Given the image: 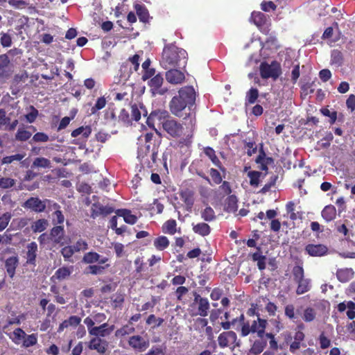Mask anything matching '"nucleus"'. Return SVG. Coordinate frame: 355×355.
I'll list each match as a JSON object with an SVG mask.
<instances>
[{
    "label": "nucleus",
    "instance_id": "473e14b6",
    "mask_svg": "<svg viewBox=\"0 0 355 355\" xmlns=\"http://www.w3.org/2000/svg\"><path fill=\"white\" fill-rule=\"evenodd\" d=\"M225 210L229 213H235L238 209V199L235 195L229 196L225 200Z\"/></svg>",
    "mask_w": 355,
    "mask_h": 355
},
{
    "label": "nucleus",
    "instance_id": "052dcab7",
    "mask_svg": "<svg viewBox=\"0 0 355 355\" xmlns=\"http://www.w3.org/2000/svg\"><path fill=\"white\" fill-rule=\"evenodd\" d=\"M11 218L12 214L10 212H6L0 216V232H2L7 227Z\"/></svg>",
    "mask_w": 355,
    "mask_h": 355
},
{
    "label": "nucleus",
    "instance_id": "5fc2aeb1",
    "mask_svg": "<svg viewBox=\"0 0 355 355\" xmlns=\"http://www.w3.org/2000/svg\"><path fill=\"white\" fill-rule=\"evenodd\" d=\"M16 183L15 179L0 176V189H7L12 187Z\"/></svg>",
    "mask_w": 355,
    "mask_h": 355
},
{
    "label": "nucleus",
    "instance_id": "c756f323",
    "mask_svg": "<svg viewBox=\"0 0 355 355\" xmlns=\"http://www.w3.org/2000/svg\"><path fill=\"white\" fill-rule=\"evenodd\" d=\"M141 112L144 116L148 114V112L142 103L139 104V107L137 104L131 105V116L133 120L138 121L141 119Z\"/></svg>",
    "mask_w": 355,
    "mask_h": 355
},
{
    "label": "nucleus",
    "instance_id": "412c9836",
    "mask_svg": "<svg viewBox=\"0 0 355 355\" xmlns=\"http://www.w3.org/2000/svg\"><path fill=\"white\" fill-rule=\"evenodd\" d=\"M81 322V318L78 315H71L68 319L63 320L59 325L58 332L60 333L69 327L76 328Z\"/></svg>",
    "mask_w": 355,
    "mask_h": 355
},
{
    "label": "nucleus",
    "instance_id": "393cba45",
    "mask_svg": "<svg viewBox=\"0 0 355 355\" xmlns=\"http://www.w3.org/2000/svg\"><path fill=\"white\" fill-rule=\"evenodd\" d=\"M354 275L352 268H340L336 271V277L339 282L346 283L351 280Z\"/></svg>",
    "mask_w": 355,
    "mask_h": 355
},
{
    "label": "nucleus",
    "instance_id": "a19ab883",
    "mask_svg": "<svg viewBox=\"0 0 355 355\" xmlns=\"http://www.w3.org/2000/svg\"><path fill=\"white\" fill-rule=\"evenodd\" d=\"M53 207L57 209L53 214V223L55 225L62 224L64 221V216L62 211L59 209L60 205L58 203H54Z\"/></svg>",
    "mask_w": 355,
    "mask_h": 355
},
{
    "label": "nucleus",
    "instance_id": "aec40b11",
    "mask_svg": "<svg viewBox=\"0 0 355 355\" xmlns=\"http://www.w3.org/2000/svg\"><path fill=\"white\" fill-rule=\"evenodd\" d=\"M164 78L160 73H157L148 82V85L153 90V93L159 94H164L166 89H161V87L163 84Z\"/></svg>",
    "mask_w": 355,
    "mask_h": 355
},
{
    "label": "nucleus",
    "instance_id": "864d4df0",
    "mask_svg": "<svg viewBox=\"0 0 355 355\" xmlns=\"http://www.w3.org/2000/svg\"><path fill=\"white\" fill-rule=\"evenodd\" d=\"M23 346L24 347H30L37 344V334H32L26 335L23 339Z\"/></svg>",
    "mask_w": 355,
    "mask_h": 355
},
{
    "label": "nucleus",
    "instance_id": "5701e85b",
    "mask_svg": "<svg viewBox=\"0 0 355 355\" xmlns=\"http://www.w3.org/2000/svg\"><path fill=\"white\" fill-rule=\"evenodd\" d=\"M19 265V258L17 256L10 257L5 261V268L8 276L13 278L15 275V270Z\"/></svg>",
    "mask_w": 355,
    "mask_h": 355
},
{
    "label": "nucleus",
    "instance_id": "7ed1b4c3",
    "mask_svg": "<svg viewBox=\"0 0 355 355\" xmlns=\"http://www.w3.org/2000/svg\"><path fill=\"white\" fill-rule=\"evenodd\" d=\"M187 62V53L173 44H168L164 46L162 58L161 66L165 69L185 67Z\"/></svg>",
    "mask_w": 355,
    "mask_h": 355
},
{
    "label": "nucleus",
    "instance_id": "7c9ffc66",
    "mask_svg": "<svg viewBox=\"0 0 355 355\" xmlns=\"http://www.w3.org/2000/svg\"><path fill=\"white\" fill-rule=\"evenodd\" d=\"M266 345H267V340H266V339H264V338L257 340L252 344V345L250 349V353L252 355L260 354L263 351L265 347H266Z\"/></svg>",
    "mask_w": 355,
    "mask_h": 355
},
{
    "label": "nucleus",
    "instance_id": "79ce46f5",
    "mask_svg": "<svg viewBox=\"0 0 355 355\" xmlns=\"http://www.w3.org/2000/svg\"><path fill=\"white\" fill-rule=\"evenodd\" d=\"M71 273V270L68 267H61L58 268L52 276L51 279L63 280L68 277Z\"/></svg>",
    "mask_w": 355,
    "mask_h": 355
},
{
    "label": "nucleus",
    "instance_id": "1a4fd4ad",
    "mask_svg": "<svg viewBox=\"0 0 355 355\" xmlns=\"http://www.w3.org/2000/svg\"><path fill=\"white\" fill-rule=\"evenodd\" d=\"M49 201L48 199L42 200L38 197H31L23 203L22 207L34 212L41 213L46 209V202Z\"/></svg>",
    "mask_w": 355,
    "mask_h": 355
},
{
    "label": "nucleus",
    "instance_id": "0e129e2a",
    "mask_svg": "<svg viewBox=\"0 0 355 355\" xmlns=\"http://www.w3.org/2000/svg\"><path fill=\"white\" fill-rule=\"evenodd\" d=\"M76 252L85 251L88 249V243L86 241L79 239L73 245H71Z\"/></svg>",
    "mask_w": 355,
    "mask_h": 355
},
{
    "label": "nucleus",
    "instance_id": "39448f33",
    "mask_svg": "<svg viewBox=\"0 0 355 355\" xmlns=\"http://www.w3.org/2000/svg\"><path fill=\"white\" fill-rule=\"evenodd\" d=\"M193 302L190 304L192 315L206 317L208 315L210 309L209 302L207 298L202 297L200 294L194 293Z\"/></svg>",
    "mask_w": 355,
    "mask_h": 355
},
{
    "label": "nucleus",
    "instance_id": "e2e57ef3",
    "mask_svg": "<svg viewBox=\"0 0 355 355\" xmlns=\"http://www.w3.org/2000/svg\"><path fill=\"white\" fill-rule=\"evenodd\" d=\"M0 43L3 47H10L12 43L10 35L3 32L0 33Z\"/></svg>",
    "mask_w": 355,
    "mask_h": 355
},
{
    "label": "nucleus",
    "instance_id": "dca6fc26",
    "mask_svg": "<svg viewBox=\"0 0 355 355\" xmlns=\"http://www.w3.org/2000/svg\"><path fill=\"white\" fill-rule=\"evenodd\" d=\"M250 21L253 22L261 31L268 32L267 17L260 11H254L251 14Z\"/></svg>",
    "mask_w": 355,
    "mask_h": 355
},
{
    "label": "nucleus",
    "instance_id": "72a5a7b5",
    "mask_svg": "<svg viewBox=\"0 0 355 355\" xmlns=\"http://www.w3.org/2000/svg\"><path fill=\"white\" fill-rule=\"evenodd\" d=\"M180 197L187 207V210L190 211L194 204L193 192L189 190L182 191Z\"/></svg>",
    "mask_w": 355,
    "mask_h": 355
},
{
    "label": "nucleus",
    "instance_id": "4468645a",
    "mask_svg": "<svg viewBox=\"0 0 355 355\" xmlns=\"http://www.w3.org/2000/svg\"><path fill=\"white\" fill-rule=\"evenodd\" d=\"M166 80L171 84H181L185 79L184 73L175 68L168 69L165 74Z\"/></svg>",
    "mask_w": 355,
    "mask_h": 355
},
{
    "label": "nucleus",
    "instance_id": "680f3d73",
    "mask_svg": "<svg viewBox=\"0 0 355 355\" xmlns=\"http://www.w3.org/2000/svg\"><path fill=\"white\" fill-rule=\"evenodd\" d=\"M103 118L106 121H115L116 116L114 107H108L103 112Z\"/></svg>",
    "mask_w": 355,
    "mask_h": 355
},
{
    "label": "nucleus",
    "instance_id": "58836bf2",
    "mask_svg": "<svg viewBox=\"0 0 355 355\" xmlns=\"http://www.w3.org/2000/svg\"><path fill=\"white\" fill-rule=\"evenodd\" d=\"M135 9L139 20L144 23L148 22L149 19V12L147 8L144 6L137 4Z\"/></svg>",
    "mask_w": 355,
    "mask_h": 355
},
{
    "label": "nucleus",
    "instance_id": "c9c22d12",
    "mask_svg": "<svg viewBox=\"0 0 355 355\" xmlns=\"http://www.w3.org/2000/svg\"><path fill=\"white\" fill-rule=\"evenodd\" d=\"M162 230L164 234L174 235L177 232V222L175 219L166 220L162 227Z\"/></svg>",
    "mask_w": 355,
    "mask_h": 355
},
{
    "label": "nucleus",
    "instance_id": "cd10ccee",
    "mask_svg": "<svg viewBox=\"0 0 355 355\" xmlns=\"http://www.w3.org/2000/svg\"><path fill=\"white\" fill-rule=\"evenodd\" d=\"M205 154L211 159L212 163L217 166L220 170L225 172V168L223 166L221 162L216 156L215 150L211 147H206L204 149Z\"/></svg>",
    "mask_w": 355,
    "mask_h": 355
},
{
    "label": "nucleus",
    "instance_id": "b1692460",
    "mask_svg": "<svg viewBox=\"0 0 355 355\" xmlns=\"http://www.w3.org/2000/svg\"><path fill=\"white\" fill-rule=\"evenodd\" d=\"M110 267V264H90L85 269L84 273L86 275H101L104 271Z\"/></svg>",
    "mask_w": 355,
    "mask_h": 355
},
{
    "label": "nucleus",
    "instance_id": "c85d7f7f",
    "mask_svg": "<svg viewBox=\"0 0 355 355\" xmlns=\"http://www.w3.org/2000/svg\"><path fill=\"white\" fill-rule=\"evenodd\" d=\"M193 231L195 234L201 236H207L211 232L210 226L204 222L198 223L196 225H193Z\"/></svg>",
    "mask_w": 355,
    "mask_h": 355
},
{
    "label": "nucleus",
    "instance_id": "de8ad7c7",
    "mask_svg": "<svg viewBox=\"0 0 355 355\" xmlns=\"http://www.w3.org/2000/svg\"><path fill=\"white\" fill-rule=\"evenodd\" d=\"M201 218L207 222L214 220L216 219V215L214 209L211 207H207L201 211Z\"/></svg>",
    "mask_w": 355,
    "mask_h": 355
},
{
    "label": "nucleus",
    "instance_id": "ddd939ff",
    "mask_svg": "<svg viewBox=\"0 0 355 355\" xmlns=\"http://www.w3.org/2000/svg\"><path fill=\"white\" fill-rule=\"evenodd\" d=\"M12 73V64L6 53L0 55V79L8 78Z\"/></svg>",
    "mask_w": 355,
    "mask_h": 355
},
{
    "label": "nucleus",
    "instance_id": "e433bc0d",
    "mask_svg": "<svg viewBox=\"0 0 355 355\" xmlns=\"http://www.w3.org/2000/svg\"><path fill=\"white\" fill-rule=\"evenodd\" d=\"M296 283L297 284L296 289V293L297 295L304 294L310 291L311 288V280L309 279L304 278Z\"/></svg>",
    "mask_w": 355,
    "mask_h": 355
},
{
    "label": "nucleus",
    "instance_id": "338daca9",
    "mask_svg": "<svg viewBox=\"0 0 355 355\" xmlns=\"http://www.w3.org/2000/svg\"><path fill=\"white\" fill-rule=\"evenodd\" d=\"M61 254L63 256L65 261L69 260L76 252L71 245L64 246L61 249Z\"/></svg>",
    "mask_w": 355,
    "mask_h": 355
},
{
    "label": "nucleus",
    "instance_id": "f3484780",
    "mask_svg": "<svg viewBox=\"0 0 355 355\" xmlns=\"http://www.w3.org/2000/svg\"><path fill=\"white\" fill-rule=\"evenodd\" d=\"M109 261V259L105 257H101L98 253L90 251L86 252L82 259V262L86 264H93L98 263L99 264H105Z\"/></svg>",
    "mask_w": 355,
    "mask_h": 355
},
{
    "label": "nucleus",
    "instance_id": "f03ea898",
    "mask_svg": "<svg viewBox=\"0 0 355 355\" xmlns=\"http://www.w3.org/2000/svg\"><path fill=\"white\" fill-rule=\"evenodd\" d=\"M162 128L168 138L179 139L177 143L178 147H189L191 145L194 129H187V133H184L183 124L173 117L168 118L164 122Z\"/></svg>",
    "mask_w": 355,
    "mask_h": 355
},
{
    "label": "nucleus",
    "instance_id": "20e7f679",
    "mask_svg": "<svg viewBox=\"0 0 355 355\" xmlns=\"http://www.w3.org/2000/svg\"><path fill=\"white\" fill-rule=\"evenodd\" d=\"M260 76L263 79L272 78L276 80L282 74V67L279 62L273 60L270 64L264 61L259 65Z\"/></svg>",
    "mask_w": 355,
    "mask_h": 355
},
{
    "label": "nucleus",
    "instance_id": "9d476101",
    "mask_svg": "<svg viewBox=\"0 0 355 355\" xmlns=\"http://www.w3.org/2000/svg\"><path fill=\"white\" fill-rule=\"evenodd\" d=\"M51 241L61 246L67 243V237L63 225H55L50 230Z\"/></svg>",
    "mask_w": 355,
    "mask_h": 355
},
{
    "label": "nucleus",
    "instance_id": "ea45409f",
    "mask_svg": "<svg viewBox=\"0 0 355 355\" xmlns=\"http://www.w3.org/2000/svg\"><path fill=\"white\" fill-rule=\"evenodd\" d=\"M92 133V128L89 125L86 126H80L74 130H73L71 133V136L72 137H77L78 136L82 135L83 137L87 138Z\"/></svg>",
    "mask_w": 355,
    "mask_h": 355
},
{
    "label": "nucleus",
    "instance_id": "2eb2a0df",
    "mask_svg": "<svg viewBox=\"0 0 355 355\" xmlns=\"http://www.w3.org/2000/svg\"><path fill=\"white\" fill-rule=\"evenodd\" d=\"M114 329V325H109L107 322L95 327L89 330V335L105 338L109 336Z\"/></svg>",
    "mask_w": 355,
    "mask_h": 355
},
{
    "label": "nucleus",
    "instance_id": "4be33fe9",
    "mask_svg": "<svg viewBox=\"0 0 355 355\" xmlns=\"http://www.w3.org/2000/svg\"><path fill=\"white\" fill-rule=\"evenodd\" d=\"M26 251V263L29 265H36V257L37 253V245L35 241H32L27 245Z\"/></svg>",
    "mask_w": 355,
    "mask_h": 355
},
{
    "label": "nucleus",
    "instance_id": "0eeeda50",
    "mask_svg": "<svg viewBox=\"0 0 355 355\" xmlns=\"http://www.w3.org/2000/svg\"><path fill=\"white\" fill-rule=\"evenodd\" d=\"M237 341V336L234 331H228L221 333L218 337V345L220 348L232 347L239 346Z\"/></svg>",
    "mask_w": 355,
    "mask_h": 355
},
{
    "label": "nucleus",
    "instance_id": "774afa93",
    "mask_svg": "<svg viewBox=\"0 0 355 355\" xmlns=\"http://www.w3.org/2000/svg\"><path fill=\"white\" fill-rule=\"evenodd\" d=\"M245 143V148L247 149V154L248 156H252L253 154L256 153L257 150V145L255 141L246 140L244 141Z\"/></svg>",
    "mask_w": 355,
    "mask_h": 355
},
{
    "label": "nucleus",
    "instance_id": "3c124183",
    "mask_svg": "<svg viewBox=\"0 0 355 355\" xmlns=\"http://www.w3.org/2000/svg\"><path fill=\"white\" fill-rule=\"evenodd\" d=\"M32 133L24 128H19L15 135V139L19 141H26L28 140Z\"/></svg>",
    "mask_w": 355,
    "mask_h": 355
},
{
    "label": "nucleus",
    "instance_id": "49530a36",
    "mask_svg": "<svg viewBox=\"0 0 355 355\" xmlns=\"http://www.w3.org/2000/svg\"><path fill=\"white\" fill-rule=\"evenodd\" d=\"M106 103L107 101L105 96L98 98L94 105L90 110V114H96L99 110L105 107Z\"/></svg>",
    "mask_w": 355,
    "mask_h": 355
},
{
    "label": "nucleus",
    "instance_id": "f8f14e48",
    "mask_svg": "<svg viewBox=\"0 0 355 355\" xmlns=\"http://www.w3.org/2000/svg\"><path fill=\"white\" fill-rule=\"evenodd\" d=\"M304 250L311 257H323L327 254L329 250L326 245L310 243L305 246Z\"/></svg>",
    "mask_w": 355,
    "mask_h": 355
},
{
    "label": "nucleus",
    "instance_id": "37998d69",
    "mask_svg": "<svg viewBox=\"0 0 355 355\" xmlns=\"http://www.w3.org/2000/svg\"><path fill=\"white\" fill-rule=\"evenodd\" d=\"M135 331V327L128 324L122 326L115 331V336L117 338H123L126 335H130Z\"/></svg>",
    "mask_w": 355,
    "mask_h": 355
},
{
    "label": "nucleus",
    "instance_id": "6e6d98bb",
    "mask_svg": "<svg viewBox=\"0 0 355 355\" xmlns=\"http://www.w3.org/2000/svg\"><path fill=\"white\" fill-rule=\"evenodd\" d=\"M24 157V155L17 153L15 155L6 156L3 157L1 162L2 164H8L14 162H20Z\"/></svg>",
    "mask_w": 355,
    "mask_h": 355
},
{
    "label": "nucleus",
    "instance_id": "bb28decb",
    "mask_svg": "<svg viewBox=\"0 0 355 355\" xmlns=\"http://www.w3.org/2000/svg\"><path fill=\"white\" fill-rule=\"evenodd\" d=\"M256 162L261 164L260 168L262 171H267L268 166L274 163V159L271 157H266L264 151L261 150L256 159Z\"/></svg>",
    "mask_w": 355,
    "mask_h": 355
},
{
    "label": "nucleus",
    "instance_id": "423d86ee",
    "mask_svg": "<svg viewBox=\"0 0 355 355\" xmlns=\"http://www.w3.org/2000/svg\"><path fill=\"white\" fill-rule=\"evenodd\" d=\"M128 343L134 351L137 352L146 351L150 345L149 339L147 337H144L140 335L130 336Z\"/></svg>",
    "mask_w": 355,
    "mask_h": 355
},
{
    "label": "nucleus",
    "instance_id": "a878e982",
    "mask_svg": "<svg viewBox=\"0 0 355 355\" xmlns=\"http://www.w3.org/2000/svg\"><path fill=\"white\" fill-rule=\"evenodd\" d=\"M116 214L117 216L123 217L124 221L128 224L134 225L137 223V216L132 214L129 209H119L116 211Z\"/></svg>",
    "mask_w": 355,
    "mask_h": 355
},
{
    "label": "nucleus",
    "instance_id": "8fccbe9b",
    "mask_svg": "<svg viewBox=\"0 0 355 355\" xmlns=\"http://www.w3.org/2000/svg\"><path fill=\"white\" fill-rule=\"evenodd\" d=\"M259 97V91L257 88L252 87L245 96V101L248 104H254Z\"/></svg>",
    "mask_w": 355,
    "mask_h": 355
},
{
    "label": "nucleus",
    "instance_id": "4d7b16f0",
    "mask_svg": "<svg viewBox=\"0 0 355 355\" xmlns=\"http://www.w3.org/2000/svg\"><path fill=\"white\" fill-rule=\"evenodd\" d=\"M316 317V312L314 309L307 307L304 311L303 320L306 322H312Z\"/></svg>",
    "mask_w": 355,
    "mask_h": 355
},
{
    "label": "nucleus",
    "instance_id": "9b49d317",
    "mask_svg": "<svg viewBox=\"0 0 355 355\" xmlns=\"http://www.w3.org/2000/svg\"><path fill=\"white\" fill-rule=\"evenodd\" d=\"M87 345L89 349L95 350L100 354H105L109 347V343L98 336L92 338Z\"/></svg>",
    "mask_w": 355,
    "mask_h": 355
},
{
    "label": "nucleus",
    "instance_id": "6ab92c4d",
    "mask_svg": "<svg viewBox=\"0 0 355 355\" xmlns=\"http://www.w3.org/2000/svg\"><path fill=\"white\" fill-rule=\"evenodd\" d=\"M114 212V208L110 206H103L100 203H94L91 208V217L96 218L98 216H106Z\"/></svg>",
    "mask_w": 355,
    "mask_h": 355
},
{
    "label": "nucleus",
    "instance_id": "4c0bfd02",
    "mask_svg": "<svg viewBox=\"0 0 355 355\" xmlns=\"http://www.w3.org/2000/svg\"><path fill=\"white\" fill-rule=\"evenodd\" d=\"M47 226L48 220L44 218H41L32 223L31 230L34 233L42 232L46 229Z\"/></svg>",
    "mask_w": 355,
    "mask_h": 355
},
{
    "label": "nucleus",
    "instance_id": "a18cd8bd",
    "mask_svg": "<svg viewBox=\"0 0 355 355\" xmlns=\"http://www.w3.org/2000/svg\"><path fill=\"white\" fill-rule=\"evenodd\" d=\"M33 167L49 168L51 167V161L45 157H37L33 162Z\"/></svg>",
    "mask_w": 355,
    "mask_h": 355
},
{
    "label": "nucleus",
    "instance_id": "603ef678",
    "mask_svg": "<svg viewBox=\"0 0 355 355\" xmlns=\"http://www.w3.org/2000/svg\"><path fill=\"white\" fill-rule=\"evenodd\" d=\"M292 274L295 282H297L304 278V270L302 265L295 266L292 270Z\"/></svg>",
    "mask_w": 355,
    "mask_h": 355
},
{
    "label": "nucleus",
    "instance_id": "c03bdc74",
    "mask_svg": "<svg viewBox=\"0 0 355 355\" xmlns=\"http://www.w3.org/2000/svg\"><path fill=\"white\" fill-rule=\"evenodd\" d=\"M26 336V334L22 329L17 328L12 332V336H10V338L14 343L19 345Z\"/></svg>",
    "mask_w": 355,
    "mask_h": 355
},
{
    "label": "nucleus",
    "instance_id": "13d9d810",
    "mask_svg": "<svg viewBox=\"0 0 355 355\" xmlns=\"http://www.w3.org/2000/svg\"><path fill=\"white\" fill-rule=\"evenodd\" d=\"M164 319L161 318H157L154 314H150L146 319V322L147 324H154L153 328L158 327L164 322Z\"/></svg>",
    "mask_w": 355,
    "mask_h": 355
},
{
    "label": "nucleus",
    "instance_id": "2f4dec72",
    "mask_svg": "<svg viewBox=\"0 0 355 355\" xmlns=\"http://www.w3.org/2000/svg\"><path fill=\"white\" fill-rule=\"evenodd\" d=\"M322 217L327 221L334 220L336 217V207L332 205H327L321 212Z\"/></svg>",
    "mask_w": 355,
    "mask_h": 355
},
{
    "label": "nucleus",
    "instance_id": "f257e3e1",
    "mask_svg": "<svg viewBox=\"0 0 355 355\" xmlns=\"http://www.w3.org/2000/svg\"><path fill=\"white\" fill-rule=\"evenodd\" d=\"M196 94L192 86L180 88L178 94L170 101L171 112L177 117L182 118L186 129H195L196 124Z\"/></svg>",
    "mask_w": 355,
    "mask_h": 355
},
{
    "label": "nucleus",
    "instance_id": "f704fd0d",
    "mask_svg": "<svg viewBox=\"0 0 355 355\" xmlns=\"http://www.w3.org/2000/svg\"><path fill=\"white\" fill-rule=\"evenodd\" d=\"M170 241L165 236H159L153 241V245L156 250L163 251L168 248Z\"/></svg>",
    "mask_w": 355,
    "mask_h": 355
},
{
    "label": "nucleus",
    "instance_id": "a211bd4d",
    "mask_svg": "<svg viewBox=\"0 0 355 355\" xmlns=\"http://www.w3.org/2000/svg\"><path fill=\"white\" fill-rule=\"evenodd\" d=\"M257 321L254 320L250 325L251 333H256L259 338H263L268 322L266 320L259 318V314H257Z\"/></svg>",
    "mask_w": 355,
    "mask_h": 355
},
{
    "label": "nucleus",
    "instance_id": "69168bd1",
    "mask_svg": "<svg viewBox=\"0 0 355 355\" xmlns=\"http://www.w3.org/2000/svg\"><path fill=\"white\" fill-rule=\"evenodd\" d=\"M209 175H210L212 181L214 182V183L216 184H219L223 181V178H222L220 172L214 168H211L209 170Z\"/></svg>",
    "mask_w": 355,
    "mask_h": 355
},
{
    "label": "nucleus",
    "instance_id": "09e8293b",
    "mask_svg": "<svg viewBox=\"0 0 355 355\" xmlns=\"http://www.w3.org/2000/svg\"><path fill=\"white\" fill-rule=\"evenodd\" d=\"M261 175V173L257 171H251L248 173V176L250 178V184L252 187H257L259 184V179Z\"/></svg>",
    "mask_w": 355,
    "mask_h": 355
},
{
    "label": "nucleus",
    "instance_id": "bf43d9fd",
    "mask_svg": "<svg viewBox=\"0 0 355 355\" xmlns=\"http://www.w3.org/2000/svg\"><path fill=\"white\" fill-rule=\"evenodd\" d=\"M124 295L121 293H116L112 297V305L114 308H121L124 302Z\"/></svg>",
    "mask_w": 355,
    "mask_h": 355
},
{
    "label": "nucleus",
    "instance_id": "6e6552de",
    "mask_svg": "<svg viewBox=\"0 0 355 355\" xmlns=\"http://www.w3.org/2000/svg\"><path fill=\"white\" fill-rule=\"evenodd\" d=\"M171 116L166 110H157L151 112L147 117L146 123L150 128H155V124L157 123L160 125H163L164 121Z\"/></svg>",
    "mask_w": 355,
    "mask_h": 355
}]
</instances>
